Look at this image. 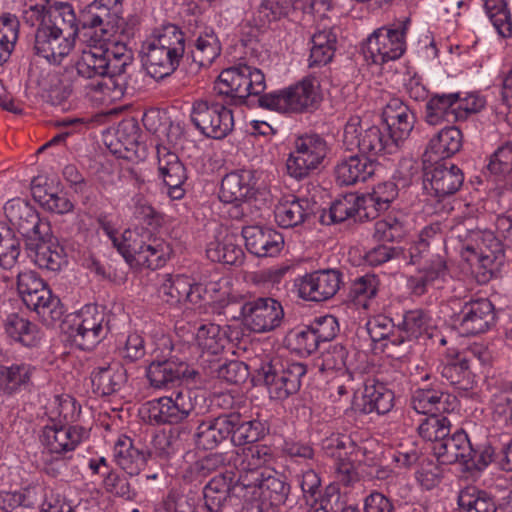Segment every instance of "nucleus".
I'll return each instance as SVG.
<instances>
[{
  "mask_svg": "<svg viewBox=\"0 0 512 512\" xmlns=\"http://www.w3.org/2000/svg\"><path fill=\"white\" fill-rule=\"evenodd\" d=\"M158 289L160 298L170 305L186 302L189 298L190 279L184 275H166Z\"/></svg>",
  "mask_w": 512,
  "mask_h": 512,
  "instance_id": "5fc2aeb1",
  "label": "nucleus"
},
{
  "mask_svg": "<svg viewBox=\"0 0 512 512\" xmlns=\"http://www.w3.org/2000/svg\"><path fill=\"white\" fill-rule=\"evenodd\" d=\"M221 53V44L211 29L204 34L198 36L194 43V49L190 50L187 55H190L192 61L199 66L210 65Z\"/></svg>",
  "mask_w": 512,
  "mask_h": 512,
  "instance_id": "3c124183",
  "label": "nucleus"
},
{
  "mask_svg": "<svg viewBox=\"0 0 512 512\" xmlns=\"http://www.w3.org/2000/svg\"><path fill=\"white\" fill-rule=\"evenodd\" d=\"M196 339L202 350L200 361L204 369L209 365V361H213L224 351L228 343L226 332L214 323L201 325L197 331Z\"/></svg>",
  "mask_w": 512,
  "mask_h": 512,
  "instance_id": "f704fd0d",
  "label": "nucleus"
},
{
  "mask_svg": "<svg viewBox=\"0 0 512 512\" xmlns=\"http://www.w3.org/2000/svg\"><path fill=\"white\" fill-rule=\"evenodd\" d=\"M437 461L442 465L460 463L468 466L471 460L472 443L463 429L448 434L440 442L431 446Z\"/></svg>",
  "mask_w": 512,
  "mask_h": 512,
  "instance_id": "5701e85b",
  "label": "nucleus"
},
{
  "mask_svg": "<svg viewBox=\"0 0 512 512\" xmlns=\"http://www.w3.org/2000/svg\"><path fill=\"white\" fill-rule=\"evenodd\" d=\"M362 195L356 193H347L335 199L328 210L323 209L319 221L323 225H332L342 223L353 219L354 222H363L371 220L364 210L365 204L362 202Z\"/></svg>",
  "mask_w": 512,
  "mask_h": 512,
  "instance_id": "b1692460",
  "label": "nucleus"
},
{
  "mask_svg": "<svg viewBox=\"0 0 512 512\" xmlns=\"http://www.w3.org/2000/svg\"><path fill=\"white\" fill-rule=\"evenodd\" d=\"M125 252V261L131 267L158 269L170 258V244L150 232H128L124 236L121 248Z\"/></svg>",
  "mask_w": 512,
  "mask_h": 512,
  "instance_id": "423d86ee",
  "label": "nucleus"
},
{
  "mask_svg": "<svg viewBox=\"0 0 512 512\" xmlns=\"http://www.w3.org/2000/svg\"><path fill=\"white\" fill-rule=\"evenodd\" d=\"M6 334L25 347H34L40 341V332L36 324L17 313L9 314L4 320Z\"/></svg>",
  "mask_w": 512,
  "mask_h": 512,
  "instance_id": "49530a36",
  "label": "nucleus"
},
{
  "mask_svg": "<svg viewBox=\"0 0 512 512\" xmlns=\"http://www.w3.org/2000/svg\"><path fill=\"white\" fill-rule=\"evenodd\" d=\"M204 399L203 393L197 389L181 388L170 396L149 401L148 418L157 425L179 424L186 420Z\"/></svg>",
  "mask_w": 512,
  "mask_h": 512,
  "instance_id": "6e6552de",
  "label": "nucleus"
},
{
  "mask_svg": "<svg viewBox=\"0 0 512 512\" xmlns=\"http://www.w3.org/2000/svg\"><path fill=\"white\" fill-rule=\"evenodd\" d=\"M206 369L208 375L234 385L244 383L250 375L248 366L239 360L222 362L221 359L214 358L213 361H209Z\"/></svg>",
  "mask_w": 512,
  "mask_h": 512,
  "instance_id": "09e8293b",
  "label": "nucleus"
},
{
  "mask_svg": "<svg viewBox=\"0 0 512 512\" xmlns=\"http://www.w3.org/2000/svg\"><path fill=\"white\" fill-rule=\"evenodd\" d=\"M462 259L475 271L478 282L487 283L493 278L500 277L502 268L506 262V256H477L475 246L467 243L461 250Z\"/></svg>",
  "mask_w": 512,
  "mask_h": 512,
  "instance_id": "c9c22d12",
  "label": "nucleus"
},
{
  "mask_svg": "<svg viewBox=\"0 0 512 512\" xmlns=\"http://www.w3.org/2000/svg\"><path fill=\"white\" fill-rule=\"evenodd\" d=\"M394 392L378 380H370L365 384L362 396L361 411L365 414L376 412L387 414L394 407Z\"/></svg>",
  "mask_w": 512,
  "mask_h": 512,
  "instance_id": "e433bc0d",
  "label": "nucleus"
},
{
  "mask_svg": "<svg viewBox=\"0 0 512 512\" xmlns=\"http://www.w3.org/2000/svg\"><path fill=\"white\" fill-rule=\"evenodd\" d=\"M484 106L481 98L470 96L461 99L460 93H434L425 104V120L430 125L454 123L467 119Z\"/></svg>",
  "mask_w": 512,
  "mask_h": 512,
  "instance_id": "9b49d317",
  "label": "nucleus"
},
{
  "mask_svg": "<svg viewBox=\"0 0 512 512\" xmlns=\"http://www.w3.org/2000/svg\"><path fill=\"white\" fill-rule=\"evenodd\" d=\"M382 119L385 123V128L399 142H402L410 135L415 123L414 113L399 98L389 100L383 109Z\"/></svg>",
  "mask_w": 512,
  "mask_h": 512,
  "instance_id": "2f4dec72",
  "label": "nucleus"
},
{
  "mask_svg": "<svg viewBox=\"0 0 512 512\" xmlns=\"http://www.w3.org/2000/svg\"><path fill=\"white\" fill-rule=\"evenodd\" d=\"M158 171L163 182L166 183H185L187 173L184 164L180 161L178 155L171 151L165 145L158 144L156 146Z\"/></svg>",
  "mask_w": 512,
  "mask_h": 512,
  "instance_id": "de8ad7c7",
  "label": "nucleus"
},
{
  "mask_svg": "<svg viewBox=\"0 0 512 512\" xmlns=\"http://www.w3.org/2000/svg\"><path fill=\"white\" fill-rule=\"evenodd\" d=\"M147 73L156 80L173 74L186 53V37L181 28L166 23L155 28L141 47Z\"/></svg>",
  "mask_w": 512,
  "mask_h": 512,
  "instance_id": "f03ea898",
  "label": "nucleus"
},
{
  "mask_svg": "<svg viewBox=\"0 0 512 512\" xmlns=\"http://www.w3.org/2000/svg\"><path fill=\"white\" fill-rule=\"evenodd\" d=\"M457 399L448 393L436 389L415 390L411 398L412 408L426 416L442 415L454 411Z\"/></svg>",
  "mask_w": 512,
  "mask_h": 512,
  "instance_id": "c756f323",
  "label": "nucleus"
},
{
  "mask_svg": "<svg viewBox=\"0 0 512 512\" xmlns=\"http://www.w3.org/2000/svg\"><path fill=\"white\" fill-rule=\"evenodd\" d=\"M45 6H30L29 10L24 11L26 21L33 19L41 20L40 25L36 29L34 36V53L46 59L49 63L60 64L62 60L68 56L74 47V42L56 32L46 25Z\"/></svg>",
  "mask_w": 512,
  "mask_h": 512,
  "instance_id": "2eb2a0df",
  "label": "nucleus"
},
{
  "mask_svg": "<svg viewBox=\"0 0 512 512\" xmlns=\"http://www.w3.org/2000/svg\"><path fill=\"white\" fill-rule=\"evenodd\" d=\"M121 0H94L79 12V21L83 30H93L103 39H109L119 30H123Z\"/></svg>",
  "mask_w": 512,
  "mask_h": 512,
  "instance_id": "f3484780",
  "label": "nucleus"
},
{
  "mask_svg": "<svg viewBox=\"0 0 512 512\" xmlns=\"http://www.w3.org/2000/svg\"><path fill=\"white\" fill-rule=\"evenodd\" d=\"M17 290L25 306L41 317L59 320L64 307L57 296L36 271L27 270L17 275Z\"/></svg>",
  "mask_w": 512,
  "mask_h": 512,
  "instance_id": "0eeeda50",
  "label": "nucleus"
},
{
  "mask_svg": "<svg viewBox=\"0 0 512 512\" xmlns=\"http://www.w3.org/2000/svg\"><path fill=\"white\" fill-rule=\"evenodd\" d=\"M4 213L10 227L22 236L25 248H36L40 240L51 236L50 223L41 219L37 210L20 198L7 201Z\"/></svg>",
  "mask_w": 512,
  "mask_h": 512,
  "instance_id": "4468645a",
  "label": "nucleus"
},
{
  "mask_svg": "<svg viewBox=\"0 0 512 512\" xmlns=\"http://www.w3.org/2000/svg\"><path fill=\"white\" fill-rule=\"evenodd\" d=\"M247 250L257 257H272L277 255L283 245V236L271 227L252 225L242 229Z\"/></svg>",
  "mask_w": 512,
  "mask_h": 512,
  "instance_id": "393cba45",
  "label": "nucleus"
},
{
  "mask_svg": "<svg viewBox=\"0 0 512 512\" xmlns=\"http://www.w3.org/2000/svg\"><path fill=\"white\" fill-rule=\"evenodd\" d=\"M140 138L141 129L138 121L133 117L123 119L115 130L116 147L112 149V152L123 158H129L128 153L140 157L145 152V145Z\"/></svg>",
  "mask_w": 512,
  "mask_h": 512,
  "instance_id": "473e14b6",
  "label": "nucleus"
},
{
  "mask_svg": "<svg viewBox=\"0 0 512 512\" xmlns=\"http://www.w3.org/2000/svg\"><path fill=\"white\" fill-rule=\"evenodd\" d=\"M343 274L338 269H320L297 279L298 295L306 301L323 302L331 299L343 284Z\"/></svg>",
  "mask_w": 512,
  "mask_h": 512,
  "instance_id": "aec40b11",
  "label": "nucleus"
},
{
  "mask_svg": "<svg viewBox=\"0 0 512 512\" xmlns=\"http://www.w3.org/2000/svg\"><path fill=\"white\" fill-rule=\"evenodd\" d=\"M46 25L55 30L65 38L73 41L82 29L79 15L74 12L72 5L68 2H53L44 11Z\"/></svg>",
  "mask_w": 512,
  "mask_h": 512,
  "instance_id": "7c9ffc66",
  "label": "nucleus"
},
{
  "mask_svg": "<svg viewBox=\"0 0 512 512\" xmlns=\"http://www.w3.org/2000/svg\"><path fill=\"white\" fill-rule=\"evenodd\" d=\"M313 215V205L307 198H295L279 203L274 210L276 223L282 228H293L303 224Z\"/></svg>",
  "mask_w": 512,
  "mask_h": 512,
  "instance_id": "58836bf2",
  "label": "nucleus"
},
{
  "mask_svg": "<svg viewBox=\"0 0 512 512\" xmlns=\"http://www.w3.org/2000/svg\"><path fill=\"white\" fill-rule=\"evenodd\" d=\"M81 406L71 396H55L54 407L47 413V423L42 428L41 443L51 454L73 451L86 436V430L71 425L79 417Z\"/></svg>",
  "mask_w": 512,
  "mask_h": 512,
  "instance_id": "7ed1b4c3",
  "label": "nucleus"
},
{
  "mask_svg": "<svg viewBox=\"0 0 512 512\" xmlns=\"http://www.w3.org/2000/svg\"><path fill=\"white\" fill-rule=\"evenodd\" d=\"M272 459L271 449L266 445H252L242 449L238 454L235 465L238 471L257 470L262 471V467Z\"/></svg>",
  "mask_w": 512,
  "mask_h": 512,
  "instance_id": "052dcab7",
  "label": "nucleus"
},
{
  "mask_svg": "<svg viewBox=\"0 0 512 512\" xmlns=\"http://www.w3.org/2000/svg\"><path fill=\"white\" fill-rule=\"evenodd\" d=\"M43 98L53 106L63 105L72 93V87L57 73H49L43 79Z\"/></svg>",
  "mask_w": 512,
  "mask_h": 512,
  "instance_id": "0e129e2a",
  "label": "nucleus"
},
{
  "mask_svg": "<svg viewBox=\"0 0 512 512\" xmlns=\"http://www.w3.org/2000/svg\"><path fill=\"white\" fill-rule=\"evenodd\" d=\"M206 254L213 262L229 265L241 264L244 256L242 248L236 245L230 236L211 241L206 248Z\"/></svg>",
  "mask_w": 512,
  "mask_h": 512,
  "instance_id": "864d4df0",
  "label": "nucleus"
},
{
  "mask_svg": "<svg viewBox=\"0 0 512 512\" xmlns=\"http://www.w3.org/2000/svg\"><path fill=\"white\" fill-rule=\"evenodd\" d=\"M453 325L464 336L485 333L495 322L494 305L486 298L450 301Z\"/></svg>",
  "mask_w": 512,
  "mask_h": 512,
  "instance_id": "f8f14e48",
  "label": "nucleus"
},
{
  "mask_svg": "<svg viewBox=\"0 0 512 512\" xmlns=\"http://www.w3.org/2000/svg\"><path fill=\"white\" fill-rule=\"evenodd\" d=\"M32 195L44 209L57 214H66L74 209L72 201L63 193H48L41 186L32 188Z\"/></svg>",
  "mask_w": 512,
  "mask_h": 512,
  "instance_id": "69168bd1",
  "label": "nucleus"
},
{
  "mask_svg": "<svg viewBox=\"0 0 512 512\" xmlns=\"http://www.w3.org/2000/svg\"><path fill=\"white\" fill-rule=\"evenodd\" d=\"M442 378L446 379L456 388L468 391L473 389L475 375L470 369L469 359L462 354H457L454 358L448 359L439 366Z\"/></svg>",
  "mask_w": 512,
  "mask_h": 512,
  "instance_id": "ea45409f",
  "label": "nucleus"
},
{
  "mask_svg": "<svg viewBox=\"0 0 512 512\" xmlns=\"http://www.w3.org/2000/svg\"><path fill=\"white\" fill-rule=\"evenodd\" d=\"M294 149L286 161L288 174L302 180L317 170L324 162L329 147L319 134H303L295 138Z\"/></svg>",
  "mask_w": 512,
  "mask_h": 512,
  "instance_id": "ddd939ff",
  "label": "nucleus"
},
{
  "mask_svg": "<svg viewBox=\"0 0 512 512\" xmlns=\"http://www.w3.org/2000/svg\"><path fill=\"white\" fill-rule=\"evenodd\" d=\"M462 132L456 126L441 129L430 141L429 150L441 158H448L460 151L462 147Z\"/></svg>",
  "mask_w": 512,
  "mask_h": 512,
  "instance_id": "8fccbe9b",
  "label": "nucleus"
},
{
  "mask_svg": "<svg viewBox=\"0 0 512 512\" xmlns=\"http://www.w3.org/2000/svg\"><path fill=\"white\" fill-rule=\"evenodd\" d=\"M258 105L279 112H303L313 109L321 100L320 83L307 76L286 89L258 95Z\"/></svg>",
  "mask_w": 512,
  "mask_h": 512,
  "instance_id": "39448f33",
  "label": "nucleus"
},
{
  "mask_svg": "<svg viewBox=\"0 0 512 512\" xmlns=\"http://www.w3.org/2000/svg\"><path fill=\"white\" fill-rule=\"evenodd\" d=\"M31 368L28 365H0V390L11 395L30 381Z\"/></svg>",
  "mask_w": 512,
  "mask_h": 512,
  "instance_id": "bf43d9fd",
  "label": "nucleus"
},
{
  "mask_svg": "<svg viewBox=\"0 0 512 512\" xmlns=\"http://www.w3.org/2000/svg\"><path fill=\"white\" fill-rule=\"evenodd\" d=\"M20 239L14 230L6 223L0 221V266L11 269L17 263L20 255Z\"/></svg>",
  "mask_w": 512,
  "mask_h": 512,
  "instance_id": "13d9d810",
  "label": "nucleus"
},
{
  "mask_svg": "<svg viewBox=\"0 0 512 512\" xmlns=\"http://www.w3.org/2000/svg\"><path fill=\"white\" fill-rule=\"evenodd\" d=\"M464 183V173L456 165L438 164L424 173L423 189L441 201L458 192Z\"/></svg>",
  "mask_w": 512,
  "mask_h": 512,
  "instance_id": "412c9836",
  "label": "nucleus"
},
{
  "mask_svg": "<svg viewBox=\"0 0 512 512\" xmlns=\"http://www.w3.org/2000/svg\"><path fill=\"white\" fill-rule=\"evenodd\" d=\"M229 438L234 446H243L260 441L269 432L265 422L250 419L239 411H226Z\"/></svg>",
  "mask_w": 512,
  "mask_h": 512,
  "instance_id": "bb28decb",
  "label": "nucleus"
},
{
  "mask_svg": "<svg viewBox=\"0 0 512 512\" xmlns=\"http://www.w3.org/2000/svg\"><path fill=\"white\" fill-rule=\"evenodd\" d=\"M266 89L265 75L256 67L240 62L224 69L214 83L216 95L224 102L199 99L193 102L191 122L204 136L216 140L227 137L234 129V116L227 106L248 105L249 96H258Z\"/></svg>",
  "mask_w": 512,
  "mask_h": 512,
  "instance_id": "f257e3e1",
  "label": "nucleus"
},
{
  "mask_svg": "<svg viewBox=\"0 0 512 512\" xmlns=\"http://www.w3.org/2000/svg\"><path fill=\"white\" fill-rule=\"evenodd\" d=\"M460 512H496L495 497L488 491L476 486H467L460 490L457 497Z\"/></svg>",
  "mask_w": 512,
  "mask_h": 512,
  "instance_id": "c03bdc74",
  "label": "nucleus"
},
{
  "mask_svg": "<svg viewBox=\"0 0 512 512\" xmlns=\"http://www.w3.org/2000/svg\"><path fill=\"white\" fill-rule=\"evenodd\" d=\"M451 430L450 420L442 415L426 416L418 426L419 435L432 446L448 436Z\"/></svg>",
  "mask_w": 512,
  "mask_h": 512,
  "instance_id": "e2e57ef3",
  "label": "nucleus"
},
{
  "mask_svg": "<svg viewBox=\"0 0 512 512\" xmlns=\"http://www.w3.org/2000/svg\"><path fill=\"white\" fill-rule=\"evenodd\" d=\"M295 0H263L257 9L261 25L286 18L294 10Z\"/></svg>",
  "mask_w": 512,
  "mask_h": 512,
  "instance_id": "338daca9",
  "label": "nucleus"
},
{
  "mask_svg": "<svg viewBox=\"0 0 512 512\" xmlns=\"http://www.w3.org/2000/svg\"><path fill=\"white\" fill-rule=\"evenodd\" d=\"M224 453H210L190 464L183 473V479L187 483H202L213 472L225 464Z\"/></svg>",
  "mask_w": 512,
  "mask_h": 512,
  "instance_id": "603ef678",
  "label": "nucleus"
},
{
  "mask_svg": "<svg viewBox=\"0 0 512 512\" xmlns=\"http://www.w3.org/2000/svg\"><path fill=\"white\" fill-rule=\"evenodd\" d=\"M113 456L115 463L127 475L137 476L146 467L152 452L141 441L121 435L115 442Z\"/></svg>",
  "mask_w": 512,
  "mask_h": 512,
  "instance_id": "4be33fe9",
  "label": "nucleus"
},
{
  "mask_svg": "<svg viewBox=\"0 0 512 512\" xmlns=\"http://www.w3.org/2000/svg\"><path fill=\"white\" fill-rule=\"evenodd\" d=\"M111 314L104 306L85 305L70 326L69 337L72 343L83 351L94 349L110 331Z\"/></svg>",
  "mask_w": 512,
  "mask_h": 512,
  "instance_id": "9d476101",
  "label": "nucleus"
},
{
  "mask_svg": "<svg viewBox=\"0 0 512 512\" xmlns=\"http://www.w3.org/2000/svg\"><path fill=\"white\" fill-rule=\"evenodd\" d=\"M306 365L293 362L286 366L279 359L263 360L255 370L253 380L267 387L273 399L284 400L296 394L306 375Z\"/></svg>",
  "mask_w": 512,
  "mask_h": 512,
  "instance_id": "20e7f679",
  "label": "nucleus"
},
{
  "mask_svg": "<svg viewBox=\"0 0 512 512\" xmlns=\"http://www.w3.org/2000/svg\"><path fill=\"white\" fill-rule=\"evenodd\" d=\"M486 13L498 33L503 37L512 35V19L507 0H486Z\"/></svg>",
  "mask_w": 512,
  "mask_h": 512,
  "instance_id": "680f3d73",
  "label": "nucleus"
},
{
  "mask_svg": "<svg viewBox=\"0 0 512 512\" xmlns=\"http://www.w3.org/2000/svg\"><path fill=\"white\" fill-rule=\"evenodd\" d=\"M487 170L494 181L508 180L512 172V143H505L491 155Z\"/></svg>",
  "mask_w": 512,
  "mask_h": 512,
  "instance_id": "774afa93",
  "label": "nucleus"
},
{
  "mask_svg": "<svg viewBox=\"0 0 512 512\" xmlns=\"http://www.w3.org/2000/svg\"><path fill=\"white\" fill-rule=\"evenodd\" d=\"M25 249L29 252V256L33 254L35 263L41 269L59 271L63 265L67 264L64 248L53 242L52 234L40 240L36 248Z\"/></svg>",
  "mask_w": 512,
  "mask_h": 512,
  "instance_id": "79ce46f5",
  "label": "nucleus"
},
{
  "mask_svg": "<svg viewBox=\"0 0 512 512\" xmlns=\"http://www.w3.org/2000/svg\"><path fill=\"white\" fill-rule=\"evenodd\" d=\"M106 65L105 51L97 50L84 52L74 68L76 74L84 79H102L108 74Z\"/></svg>",
  "mask_w": 512,
  "mask_h": 512,
  "instance_id": "6e6d98bb",
  "label": "nucleus"
},
{
  "mask_svg": "<svg viewBox=\"0 0 512 512\" xmlns=\"http://www.w3.org/2000/svg\"><path fill=\"white\" fill-rule=\"evenodd\" d=\"M361 195L362 202L366 206L364 207L365 214L370 216L372 220L390 207V204L398 196V188L394 182L386 181L377 184L371 193Z\"/></svg>",
  "mask_w": 512,
  "mask_h": 512,
  "instance_id": "37998d69",
  "label": "nucleus"
},
{
  "mask_svg": "<svg viewBox=\"0 0 512 512\" xmlns=\"http://www.w3.org/2000/svg\"><path fill=\"white\" fill-rule=\"evenodd\" d=\"M377 166L374 159L363 155H350L338 161L334 168L336 182L341 186H351L370 179Z\"/></svg>",
  "mask_w": 512,
  "mask_h": 512,
  "instance_id": "cd10ccee",
  "label": "nucleus"
},
{
  "mask_svg": "<svg viewBox=\"0 0 512 512\" xmlns=\"http://www.w3.org/2000/svg\"><path fill=\"white\" fill-rule=\"evenodd\" d=\"M453 236L460 241H466L469 237L475 241L481 240L475 246L477 256L493 257L505 255L502 242L497 239L492 232H482L480 230L469 228L465 223H458L451 228Z\"/></svg>",
  "mask_w": 512,
  "mask_h": 512,
  "instance_id": "4c0bfd02",
  "label": "nucleus"
},
{
  "mask_svg": "<svg viewBox=\"0 0 512 512\" xmlns=\"http://www.w3.org/2000/svg\"><path fill=\"white\" fill-rule=\"evenodd\" d=\"M401 328L411 340L427 338L433 340L437 336V329L432 323L429 313L422 309L406 311L403 314Z\"/></svg>",
  "mask_w": 512,
  "mask_h": 512,
  "instance_id": "a18cd8bd",
  "label": "nucleus"
},
{
  "mask_svg": "<svg viewBox=\"0 0 512 512\" xmlns=\"http://www.w3.org/2000/svg\"><path fill=\"white\" fill-rule=\"evenodd\" d=\"M93 391L101 396L118 392L127 382L126 369L117 362L98 366L91 372Z\"/></svg>",
  "mask_w": 512,
  "mask_h": 512,
  "instance_id": "72a5a7b5",
  "label": "nucleus"
},
{
  "mask_svg": "<svg viewBox=\"0 0 512 512\" xmlns=\"http://www.w3.org/2000/svg\"><path fill=\"white\" fill-rule=\"evenodd\" d=\"M245 326L252 332L265 333L275 330L282 323L284 310L273 298L259 297L245 302L241 307Z\"/></svg>",
  "mask_w": 512,
  "mask_h": 512,
  "instance_id": "6ab92c4d",
  "label": "nucleus"
},
{
  "mask_svg": "<svg viewBox=\"0 0 512 512\" xmlns=\"http://www.w3.org/2000/svg\"><path fill=\"white\" fill-rule=\"evenodd\" d=\"M343 141L347 145H356L361 155L371 159L394 154L400 144L399 140L385 127L372 125L363 128L358 119L347 122Z\"/></svg>",
  "mask_w": 512,
  "mask_h": 512,
  "instance_id": "1a4fd4ad",
  "label": "nucleus"
},
{
  "mask_svg": "<svg viewBox=\"0 0 512 512\" xmlns=\"http://www.w3.org/2000/svg\"><path fill=\"white\" fill-rule=\"evenodd\" d=\"M255 195V182L253 172L250 170H237L226 174L219 191V199L223 203L239 204Z\"/></svg>",
  "mask_w": 512,
  "mask_h": 512,
  "instance_id": "c85d7f7f",
  "label": "nucleus"
},
{
  "mask_svg": "<svg viewBox=\"0 0 512 512\" xmlns=\"http://www.w3.org/2000/svg\"><path fill=\"white\" fill-rule=\"evenodd\" d=\"M290 489V484L285 481L283 476L267 472L260 492L262 497L269 501V505L277 508L285 504L290 494Z\"/></svg>",
  "mask_w": 512,
  "mask_h": 512,
  "instance_id": "4d7b16f0",
  "label": "nucleus"
},
{
  "mask_svg": "<svg viewBox=\"0 0 512 512\" xmlns=\"http://www.w3.org/2000/svg\"><path fill=\"white\" fill-rule=\"evenodd\" d=\"M43 497V488L35 484H30L19 491H0V512L35 508L42 503Z\"/></svg>",
  "mask_w": 512,
  "mask_h": 512,
  "instance_id": "a19ab883",
  "label": "nucleus"
},
{
  "mask_svg": "<svg viewBox=\"0 0 512 512\" xmlns=\"http://www.w3.org/2000/svg\"><path fill=\"white\" fill-rule=\"evenodd\" d=\"M228 426L226 411L201 420L192 437L195 447L203 451L216 449L230 440Z\"/></svg>",
  "mask_w": 512,
  "mask_h": 512,
  "instance_id": "a878e982",
  "label": "nucleus"
},
{
  "mask_svg": "<svg viewBox=\"0 0 512 512\" xmlns=\"http://www.w3.org/2000/svg\"><path fill=\"white\" fill-rule=\"evenodd\" d=\"M410 19L376 29L367 39L365 53L375 64L398 60L406 51V33Z\"/></svg>",
  "mask_w": 512,
  "mask_h": 512,
  "instance_id": "dca6fc26",
  "label": "nucleus"
},
{
  "mask_svg": "<svg viewBox=\"0 0 512 512\" xmlns=\"http://www.w3.org/2000/svg\"><path fill=\"white\" fill-rule=\"evenodd\" d=\"M146 376L156 389H170L183 381L194 385L202 383L200 372L174 355L157 357L149 364Z\"/></svg>",
  "mask_w": 512,
  "mask_h": 512,
  "instance_id": "a211bd4d",
  "label": "nucleus"
}]
</instances>
